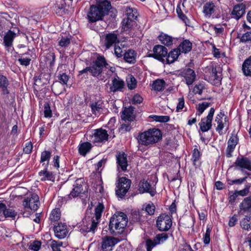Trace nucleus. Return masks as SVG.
Returning a JSON list of instances; mask_svg holds the SVG:
<instances>
[{
  "instance_id": "obj_1",
  "label": "nucleus",
  "mask_w": 251,
  "mask_h": 251,
  "mask_svg": "<svg viewBox=\"0 0 251 251\" xmlns=\"http://www.w3.org/2000/svg\"><path fill=\"white\" fill-rule=\"evenodd\" d=\"M111 2L107 0H97L96 3L91 5L87 14V18L90 23L102 21L109 14L111 9Z\"/></svg>"
},
{
  "instance_id": "obj_2",
  "label": "nucleus",
  "mask_w": 251,
  "mask_h": 251,
  "mask_svg": "<svg viewBox=\"0 0 251 251\" xmlns=\"http://www.w3.org/2000/svg\"><path fill=\"white\" fill-rule=\"evenodd\" d=\"M161 139V131L155 128H151L140 132L137 137L138 144L146 147H151L157 143Z\"/></svg>"
},
{
  "instance_id": "obj_3",
  "label": "nucleus",
  "mask_w": 251,
  "mask_h": 251,
  "mask_svg": "<svg viewBox=\"0 0 251 251\" xmlns=\"http://www.w3.org/2000/svg\"><path fill=\"white\" fill-rule=\"evenodd\" d=\"M128 220L126 215L123 212H119L115 214L111 218L109 230L114 235L122 234L127 224Z\"/></svg>"
},
{
  "instance_id": "obj_4",
  "label": "nucleus",
  "mask_w": 251,
  "mask_h": 251,
  "mask_svg": "<svg viewBox=\"0 0 251 251\" xmlns=\"http://www.w3.org/2000/svg\"><path fill=\"white\" fill-rule=\"evenodd\" d=\"M90 67L91 74L94 77H98L103 71L104 69H108L111 73L116 71L115 67L110 66L103 56H99L93 61Z\"/></svg>"
},
{
  "instance_id": "obj_5",
  "label": "nucleus",
  "mask_w": 251,
  "mask_h": 251,
  "mask_svg": "<svg viewBox=\"0 0 251 251\" xmlns=\"http://www.w3.org/2000/svg\"><path fill=\"white\" fill-rule=\"evenodd\" d=\"M98 224V222L95 221L94 217L86 216L77 224V227L78 230L82 233L90 232L94 233Z\"/></svg>"
},
{
  "instance_id": "obj_6",
  "label": "nucleus",
  "mask_w": 251,
  "mask_h": 251,
  "mask_svg": "<svg viewBox=\"0 0 251 251\" xmlns=\"http://www.w3.org/2000/svg\"><path fill=\"white\" fill-rule=\"evenodd\" d=\"M131 184V180L125 177L119 178L116 184V194L120 198H123L128 191Z\"/></svg>"
},
{
  "instance_id": "obj_7",
  "label": "nucleus",
  "mask_w": 251,
  "mask_h": 251,
  "mask_svg": "<svg viewBox=\"0 0 251 251\" xmlns=\"http://www.w3.org/2000/svg\"><path fill=\"white\" fill-rule=\"evenodd\" d=\"M168 238V235L166 233L157 234L152 240L148 239L146 241V246L147 251H151L152 249L156 245L163 243Z\"/></svg>"
},
{
  "instance_id": "obj_8",
  "label": "nucleus",
  "mask_w": 251,
  "mask_h": 251,
  "mask_svg": "<svg viewBox=\"0 0 251 251\" xmlns=\"http://www.w3.org/2000/svg\"><path fill=\"white\" fill-rule=\"evenodd\" d=\"M172 225V221L170 216L162 214L156 221V226L160 231H168Z\"/></svg>"
},
{
  "instance_id": "obj_9",
  "label": "nucleus",
  "mask_w": 251,
  "mask_h": 251,
  "mask_svg": "<svg viewBox=\"0 0 251 251\" xmlns=\"http://www.w3.org/2000/svg\"><path fill=\"white\" fill-rule=\"evenodd\" d=\"M215 112V109L213 107L211 108L209 111L208 115L201 119L200 123L199 124L200 129L203 132L208 131L212 128V122L214 114Z\"/></svg>"
},
{
  "instance_id": "obj_10",
  "label": "nucleus",
  "mask_w": 251,
  "mask_h": 251,
  "mask_svg": "<svg viewBox=\"0 0 251 251\" xmlns=\"http://www.w3.org/2000/svg\"><path fill=\"white\" fill-rule=\"evenodd\" d=\"M101 41L105 50H108L113 45H115L117 42H119L117 34L113 32L104 34L101 37Z\"/></svg>"
},
{
  "instance_id": "obj_11",
  "label": "nucleus",
  "mask_w": 251,
  "mask_h": 251,
  "mask_svg": "<svg viewBox=\"0 0 251 251\" xmlns=\"http://www.w3.org/2000/svg\"><path fill=\"white\" fill-rule=\"evenodd\" d=\"M23 205L25 208H28L32 210L36 211L38 208L39 205L38 195L36 194H32L30 197H27L24 200Z\"/></svg>"
},
{
  "instance_id": "obj_12",
  "label": "nucleus",
  "mask_w": 251,
  "mask_h": 251,
  "mask_svg": "<svg viewBox=\"0 0 251 251\" xmlns=\"http://www.w3.org/2000/svg\"><path fill=\"white\" fill-rule=\"evenodd\" d=\"M108 136L105 129L102 128L97 129L94 130L92 139L94 143L105 142L107 141Z\"/></svg>"
},
{
  "instance_id": "obj_13",
  "label": "nucleus",
  "mask_w": 251,
  "mask_h": 251,
  "mask_svg": "<svg viewBox=\"0 0 251 251\" xmlns=\"http://www.w3.org/2000/svg\"><path fill=\"white\" fill-rule=\"evenodd\" d=\"M84 184V180L83 178H77L73 184V188L69 195L70 197L75 198L82 194L83 191V185Z\"/></svg>"
},
{
  "instance_id": "obj_14",
  "label": "nucleus",
  "mask_w": 251,
  "mask_h": 251,
  "mask_svg": "<svg viewBox=\"0 0 251 251\" xmlns=\"http://www.w3.org/2000/svg\"><path fill=\"white\" fill-rule=\"evenodd\" d=\"M153 53L149 54V57H151L160 60L163 57L167 56L168 50L166 47L162 45H156L153 49Z\"/></svg>"
},
{
  "instance_id": "obj_15",
  "label": "nucleus",
  "mask_w": 251,
  "mask_h": 251,
  "mask_svg": "<svg viewBox=\"0 0 251 251\" xmlns=\"http://www.w3.org/2000/svg\"><path fill=\"white\" fill-rule=\"evenodd\" d=\"M139 191L140 193H148L151 196H153L156 194L155 187L154 185L152 186L150 182L147 180H141L139 184Z\"/></svg>"
},
{
  "instance_id": "obj_16",
  "label": "nucleus",
  "mask_w": 251,
  "mask_h": 251,
  "mask_svg": "<svg viewBox=\"0 0 251 251\" xmlns=\"http://www.w3.org/2000/svg\"><path fill=\"white\" fill-rule=\"evenodd\" d=\"M181 75L185 79L188 86L192 85L196 80V75L195 71L190 68H186L181 73Z\"/></svg>"
},
{
  "instance_id": "obj_17",
  "label": "nucleus",
  "mask_w": 251,
  "mask_h": 251,
  "mask_svg": "<svg viewBox=\"0 0 251 251\" xmlns=\"http://www.w3.org/2000/svg\"><path fill=\"white\" fill-rule=\"evenodd\" d=\"M53 230L55 236L60 239L66 237L68 233L67 226L62 223H59L57 226H55Z\"/></svg>"
},
{
  "instance_id": "obj_18",
  "label": "nucleus",
  "mask_w": 251,
  "mask_h": 251,
  "mask_svg": "<svg viewBox=\"0 0 251 251\" xmlns=\"http://www.w3.org/2000/svg\"><path fill=\"white\" fill-rule=\"evenodd\" d=\"M120 240L118 238L112 237H106L103 239L101 245L103 251H111L113 247L117 244Z\"/></svg>"
},
{
  "instance_id": "obj_19",
  "label": "nucleus",
  "mask_w": 251,
  "mask_h": 251,
  "mask_svg": "<svg viewBox=\"0 0 251 251\" xmlns=\"http://www.w3.org/2000/svg\"><path fill=\"white\" fill-rule=\"evenodd\" d=\"M126 156V154L124 152H119L116 154L117 167L118 169L120 167L122 171L124 172L127 170L128 165Z\"/></svg>"
},
{
  "instance_id": "obj_20",
  "label": "nucleus",
  "mask_w": 251,
  "mask_h": 251,
  "mask_svg": "<svg viewBox=\"0 0 251 251\" xmlns=\"http://www.w3.org/2000/svg\"><path fill=\"white\" fill-rule=\"evenodd\" d=\"M124 81L116 75L112 79L111 86L110 87V90L113 92L121 91L124 88Z\"/></svg>"
},
{
  "instance_id": "obj_21",
  "label": "nucleus",
  "mask_w": 251,
  "mask_h": 251,
  "mask_svg": "<svg viewBox=\"0 0 251 251\" xmlns=\"http://www.w3.org/2000/svg\"><path fill=\"white\" fill-rule=\"evenodd\" d=\"M235 166L251 171V161L247 157H237L234 162Z\"/></svg>"
},
{
  "instance_id": "obj_22",
  "label": "nucleus",
  "mask_w": 251,
  "mask_h": 251,
  "mask_svg": "<svg viewBox=\"0 0 251 251\" xmlns=\"http://www.w3.org/2000/svg\"><path fill=\"white\" fill-rule=\"evenodd\" d=\"M245 5L243 3L235 5L232 11L233 17L237 20L239 19L245 13Z\"/></svg>"
},
{
  "instance_id": "obj_23",
  "label": "nucleus",
  "mask_w": 251,
  "mask_h": 251,
  "mask_svg": "<svg viewBox=\"0 0 251 251\" xmlns=\"http://www.w3.org/2000/svg\"><path fill=\"white\" fill-rule=\"evenodd\" d=\"M242 70L244 75L251 77V55L243 62Z\"/></svg>"
},
{
  "instance_id": "obj_24",
  "label": "nucleus",
  "mask_w": 251,
  "mask_h": 251,
  "mask_svg": "<svg viewBox=\"0 0 251 251\" xmlns=\"http://www.w3.org/2000/svg\"><path fill=\"white\" fill-rule=\"evenodd\" d=\"M180 52L187 53L192 49V43L188 40H183L177 48Z\"/></svg>"
},
{
  "instance_id": "obj_25",
  "label": "nucleus",
  "mask_w": 251,
  "mask_h": 251,
  "mask_svg": "<svg viewBox=\"0 0 251 251\" xmlns=\"http://www.w3.org/2000/svg\"><path fill=\"white\" fill-rule=\"evenodd\" d=\"M124 60L128 63L134 64L136 62V53L132 50H128L124 53Z\"/></svg>"
},
{
  "instance_id": "obj_26",
  "label": "nucleus",
  "mask_w": 251,
  "mask_h": 251,
  "mask_svg": "<svg viewBox=\"0 0 251 251\" xmlns=\"http://www.w3.org/2000/svg\"><path fill=\"white\" fill-rule=\"evenodd\" d=\"M15 36L16 33L11 30H9L6 33L3 37V43L6 48L11 47L12 46L13 41Z\"/></svg>"
},
{
  "instance_id": "obj_27",
  "label": "nucleus",
  "mask_w": 251,
  "mask_h": 251,
  "mask_svg": "<svg viewBox=\"0 0 251 251\" xmlns=\"http://www.w3.org/2000/svg\"><path fill=\"white\" fill-rule=\"evenodd\" d=\"M92 148V144L90 142H83L78 146V152L81 155L85 156L87 153L90 151Z\"/></svg>"
},
{
  "instance_id": "obj_28",
  "label": "nucleus",
  "mask_w": 251,
  "mask_h": 251,
  "mask_svg": "<svg viewBox=\"0 0 251 251\" xmlns=\"http://www.w3.org/2000/svg\"><path fill=\"white\" fill-rule=\"evenodd\" d=\"M240 210L251 212V196L245 198L239 204Z\"/></svg>"
},
{
  "instance_id": "obj_29",
  "label": "nucleus",
  "mask_w": 251,
  "mask_h": 251,
  "mask_svg": "<svg viewBox=\"0 0 251 251\" xmlns=\"http://www.w3.org/2000/svg\"><path fill=\"white\" fill-rule=\"evenodd\" d=\"M225 114L224 112H221L216 116L215 119V122L217 124V126L216 128V130L220 135L222 134V130L224 127V124L223 121V118Z\"/></svg>"
},
{
  "instance_id": "obj_30",
  "label": "nucleus",
  "mask_w": 251,
  "mask_h": 251,
  "mask_svg": "<svg viewBox=\"0 0 251 251\" xmlns=\"http://www.w3.org/2000/svg\"><path fill=\"white\" fill-rule=\"evenodd\" d=\"M92 112L93 114L97 115H100L103 109V103L101 101L93 102L91 104Z\"/></svg>"
},
{
  "instance_id": "obj_31",
  "label": "nucleus",
  "mask_w": 251,
  "mask_h": 251,
  "mask_svg": "<svg viewBox=\"0 0 251 251\" xmlns=\"http://www.w3.org/2000/svg\"><path fill=\"white\" fill-rule=\"evenodd\" d=\"M51 157V152L48 151H44L41 153L40 162L42 163L43 166H45L46 169L49 165V162Z\"/></svg>"
},
{
  "instance_id": "obj_32",
  "label": "nucleus",
  "mask_w": 251,
  "mask_h": 251,
  "mask_svg": "<svg viewBox=\"0 0 251 251\" xmlns=\"http://www.w3.org/2000/svg\"><path fill=\"white\" fill-rule=\"evenodd\" d=\"M180 54V50L177 48L175 49L171 50L167 56V62L168 64L174 62Z\"/></svg>"
},
{
  "instance_id": "obj_33",
  "label": "nucleus",
  "mask_w": 251,
  "mask_h": 251,
  "mask_svg": "<svg viewBox=\"0 0 251 251\" xmlns=\"http://www.w3.org/2000/svg\"><path fill=\"white\" fill-rule=\"evenodd\" d=\"M39 176L41 177V181L50 180L54 181V177L52 173L47 171V168H45V170L39 172Z\"/></svg>"
},
{
  "instance_id": "obj_34",
  "label": "nucleus",
  "mask_w": 251,
  "mask_h": 251,
  "mask_svg": "<svg viewBox=\"0 0 251 251\" xmlns=\"http://www.w3.org/2000/svg\"><path fill=\"white\" fill-rule=\"evenodd\" d=\"M8 85L9 81L7 77L3 75H0V88L1 89L3 95L9 94V92L7 90Z\"/></svg>"
},
{
  "instance_id": "obj_35",
  "label": "nucleus",
  "mask_w": 251,
  "mask_h": 251,
  "mask_svg": "<svg viewBox=\"0 0 251 251\" xmlns=\"http://www.w3.org/2000/svg\"><path fill=\"white\" fill-rule=\"evenodd\" d=\"M133 109L134 108L132 107L125 108L124 110L123 111V114L121 116L122 119L127 120L128 121H132L134 119Z\"/></svg>"
},
{
  "instance_id": "obj_36",
  "label": "nucleus",
  "mask_w": 251,
  "mask_h": 251,
  "mask_svg": "<svg viewBox=\"0 0 251 251\" xmlns=\"http://www.w3.org/2000/svg\"><path fill=\"white\" fill-rule=\"evenodd\" d=\"M215 6L212 2H207L203 7V12L205 16L210 17L215 10Z\"/></svg>"
},
{
  "instance_id": "obj_37",
  "label": "nucleus",
  "mask_w": 251,
  "mask_h": 251,
  "mask_svg": "<svg viewBox=\"0 0 251 251\" xmlns=\"http://www.w3.org/2000/svg\"><path fill=\"white\" fill-rule=\"evenodd\" d=\"M125 12L126 18L135 20L137 18V11L134 8L127 6L125 8Z\"/></svg>"
},
{
  "instance_id": "obj_38",
  "label": "nucleus",
  "mask_w": 251,
  "mask_h": 251,
  "mask_svg": "<svg viewBox=\"0 0 251 251\" xmlns=\"http://www.w3.org/2000/svg\"><path fill=\"white\" fill-rule=\"evenodd\" d=\"M135 23V21L134 20L125 18L123 20L122 23V28L125 31H128L132 28Z\"/></svg>"
},
{
  "instance_id": "obj_39",
  "label": "nucleus",
  "mask_w": 251,
  "mask_h": 251,
  "mask_svg": "<svg viewBox=\"0 0 251 251\" xmlns=\"http://www.w3.org/2000/svg\"><path fill=\"white\" fill-rule=\"evenodd\" d=\"M165 84L164 80L158 79L153 81L152 87L153 89L155 91H161L164 89Z\"/></svg>"
},
{
  "instance_id": "obj_40",
  "label": "nucleus",
  "mask_w": 251,
  "mask_h": 251,
  "mask_svg": "<svg viewBox=\"0 0 251 251\" xmlns=\"http://www.w3.org/2000/svg\"><path fill=\"white\" fill-rule=\"evenodd\" d=\"M159 39L162 44L169 46L173 44V38L166 34L162 33L159 36Z\"/></svg>"
},
{
  "instance_id": "obj_41",
  "label": "nucleus",
  "mask_w": 251,
  "mask_h": 251,
  "mask_svg": "<svg viewBox=\"0 0 251 251\" xmlns=\"http://www.w3.org/2000/svg\"><path fill=\"white\" fill-rule=\"evenodd\" d=\"M210 72V79L218 83L221 79L220 75L218 74L216 68L214 66H211L209 69Z\"/></svg>"
},
{
  "instance_id": "obj_42",
  "label": "nucleus",
  "mask_w": 251,
  "mask_h": 251,
  "mask_svg": "<svg viewBox=\"0 0 251 251\" xmlns=\"http://www.w3.org/2000/svg\"><path fill=\"white\" fill-rule=\"evenodd\" d=\"M103 209L104 206L103 204L100 203H99L95 208V217H93L94 218V220L95 221L98 222V224L99 223V220L101 216V213Z\"/></svg>"
},
{
  "instance_id": "obj_43",
  "label": "nucleus",
  "mask_w": 251,
  "mask_h": 251,
  "mask_svg": "<svg viewBox=\"0 0 251 251\" xmlns=\"http://www.w3.org/2000/svg\"><path fill=\"white\" fill-rule=\"evenodd\" d=\"M61 212L59 208H55L52 210L50 216V219L51 222H55L60 218Z\"/></svg>"
},
{
  "instance_id": "obj_44",
  "label": "nucleus",
  "mask_w": 251,
  "mask_h": 251,
  "mask_svg": "<svg viewBox=\"0 0 251 251\" xmlns=\"http://www.w3.org/2000/svg\"><path fill=\"white\" fill-rule=\"evenodd\" d=\"M240 41L243 43H251V31H244L241 34Z\"/></svg>"
},
{
  "instance_id": "obj_45",
  "label": "nucleus",
  "mask_w": 251,
  "mask_h": 251,
  "mask_svg": "<svg viewBox=\"0 0 251 251\" xmlns=\"http://www.w3.org/2000/svg\"><path fill=\"white\" fill-rule=\"evenodd\" d=\"M128 88L130 90L134 89L137 86V81L132 75L129 76L126 79Z\"/></svg>"
},
{
  "instance_id": "obj_46",
  "label": "nucleus",
  "mask_w": 251,
  "mask_h": 251,
  "mask_svg": "<svg viewBox=\"0 0 251 251\" xmlns=\"http://www.w3.org/2000/svg\"><path fill=\"white\" fill-rule=\"evenodd\" d=\"M71 43V36H62L58 42V45L61 47H66Z\"/></svg>"
},
{
  "instance_id": "obj_47",
  "label": "nucleus",
  "mask_w": 251,
  "mask_h": 251,
  "mask_svg": "<svg viewBox=\"0 0 251 251\" xmlns=\"http://www.w3.org/2000/svg\"><path fill=\"white\" fill-rule=\"evenodd\" d=\"M150 118H152L154 121L158 122H167L170 120V117L168 116H158L151 115Z\"/></svg>"
},
{
  "instance_id": "obj_48",
  "label": "nucleus",
  "mask_w": 251,
  "mask_h": 251,
  "mask_svg": "<svg viewBox=\"0 0 251 251\" xmlns=\"http://www.w3.org/2000/svg\"><path fill=\"white\" fill-rule=\"evenodd\" d=\"M201 153L198 150V149L195 148L193 151V155H192V160L193 162V164L196 165V162L200 160L201 157Z\"/></svg>"
},
{
  "instance_id": "obj_49",
  "label": "nucleus",
  "mask_w": 251,
  "mask_h": 251,
  "mask_svg": "<svg viewBox=\"0 0 251 251\" xmlns=\"http://www.w3.org/2000/svg\"><path fill=\"white\" fill-rule=\"evenodd\" d=\"M17 215V212L14 210L10 208H6L4 211V214L3 215L2 217L4 218H15Z\"/></svg>"
},
{
  "instance_id": "obj_50",
  "label": "nucleus",
  "mask_w": 251,
  "mask_h": 251,
  "mask_svg": "<svg viewBox=\"0 0 251 251\" xmlns=\"http://www.w3.org/2000/svg\"><path fill=\"white\" fill-rule=\"evenodd\" d=\"M57 77L60 83L63 85L67 84V82L69 79V76L67 75L65 73H62V74H59Z\"/></svg>"
},
{
  "instance_id": "obj_51",
  "label": "nucleus",
  "mask_w": 251,
  "mask_h": 251,
  "mask_svg": "<svg viewBox=\"0 0 251 251\" xmlns=\"http://www.w3.org/2000/svg\"><path fill=\"white\" fill-rule=\"evenodd\" d=\"M211 232V228L208 226H207L206 232L204 235L203 240V243L205 245H207L210 243V233Z\"/></svg>"
},
{
  "instance_id": "obj_52",
  "label": "nucleus",
  "mask_w": 251,
  "mask_h": 251,
  "mask_svg": "<svg viewBox=\"0 0 251 251\" xmlns=\"http://www.w3.org/2000/svg\"><path fill=\"white\" fill-rule=\"evenodd\" d=\"M44 113L46 118H50L52 116V111L48 102H46L44 105Z\"/></svg>"
},
{
  "instance_id": "obj_53",
  "label": "nucleus",
  "mask_w": 251,
  "mask_h": 251,
  "mask_svg": "<svg viewBox=\"0 0 251 251\" xmlns=\"http://www.w3.org/2000/svg\"><path fill=\"white\" fill-rule=\"evenodd\" d=\"M210 105V103L207 102H203L201 103H199L198 107H197V110L199 112V115H201L203 111L206 109L207 107H208Z\"/></svg>"
},
{
  "instance_id": "obj_54",
  "label": "nucleus",
  "mask_w": 251,
  "mask_h": 251,
  "mask_svg": "<svg viewBox=\"0 0 251 251\" xmlns=\"http://www.w3.org/2000/svg\"><path fill=\"white\" fill-rule=\"evenodd\" d=\"M176 12L178 17L186 25H188L189 24V20L181 11L180 8H176Z\"/></svg>"
},
{
  "instance_id": "obj_55",
  "label": "nucleus",
  "mask_w": 251,
  "mask_h": 251,
  "mask_svg": "<svg viewBox=\"0 0 251 251\" xmlns=\"http://www.w3.org/2000/svg\"><path fill=\"white\" fill-rule=\"evenodd\" d=\"M145 209L149 215H152L154 213L155 207L152 203H149L146 205Z\"/></svg>"
},
{
  "instance_id": "obj_56",
  "label": "nucleus",
  "mask_w": 251,
  "mask_h": 251,
  "mask_svg": "<svg viewBox=\"0 0 251 251\" xmlns=\"http://www.w3.org/2000/svg\"><path fill=\"white\" fill-rule=\"evenodd\" d=\"M240 224L243 229L247 230L251 229V222H248V220H242Z\"/></svg>"
},
{
  "instance_id": "obj_57",
  "label": "nucleus",
  "mask_w": 251,
  "mask_h": 251,
  "mask_svg": "<svg viewBox=\"0 0 251 251\" xmlns=\"http://www.w3.org/2000/svg\"><path fill=\"white\" fill-rule=\"evenodd\" d=\"M41 243L38 241H34L29 246V249L34 251H38L40 249Z\"/></svg>"
},
{
  "instance_id": "obj_58",
  "label": "nucleus",
  "mask_w": 251,
  "mask_h": 251,
  "mask_svg": "<svg viewBox=\"0 0 251 251\" xmlns=\"http://www.w3.org/2000/svg\"><path fill=\"white\" fill-rule=\"evenodd\" d=\"M236 146H234L233 144H227V147L226 150V156L229 158L231 157L232 155V153L234 151Z\"/></svg>"
},
{
  "instance_id": "obj_59",
  "label": "nucleus",
  "mask_w": 251,
  "mask_h": 251,
  "mask_svg": "<svg viewBox=\"0 0 251 251\" xmlns=\"http://www.w3.org/2000/svg\"><path fill=\"white\" fill-rule=\"evenodd\" d=\"M52 251H61L62 243H60L55 241H53L50 245Z\"/></svg>"
},
{
  "instance_id": "obj_60",
  "label": "nucleus",
  "mask_w": 251,
  "mask_h": 251,
  "mask_svg": "<svg viewBox=\"0 0 251 251\" xmlns=\"http://www.w3.org/2000/svg\"><path fill=\"white\" fill-rule=\"evenodd\" d=\"M204 88V86L201 84L196 85L193 89V92L195 94L201 95Z\"/></svg>"
},
{
  "instance_id": "obj_61",
  "label": "nucleus",
  "mask_w": 251,
  "mask_h": 251,
  "mask_svg": "<svg viewBox=\"0 0 251 251\" xmlns=\"http://www.w3.org/2000/svg\"><path fill=\"white\" fill-rule=\"evenodd\" d=\"M33 148V146L31 142H28L26 143L25 147L24 148L23 151L25 153L29 154L31 152Z\"/></svg>"
},
{
  "instance_id": "obj_62",
  "label": "nucleus",
  "mask_w": 251,
  "mask_h": 251,
  "mask_svg": "<svg viewBox=\"0 0 251 251\" xmlns=\"http://www.w3.org/2000/svg\"><path fill=\"white\" fill-rule=\"evenodd\" d=\"M238 138L237 136L235 134H232L227 142V144H233L234 146H236L238 143Z\"/></svg>"
},
{
  "instance_id": "obj_63",
  "label": "nucleus",
  "mask_w": 251,
  "mask_h": 251,
  "mask_svg": "<svg viewBox=\"0 0 251 251\" xmlns=\"http://www.w3.org/2000/svg\"><path fill=\"white\" fill-rule=\"evenodd\" d=\"M250 187L246 186L244 189L240 191H236L238 196L242 197L247 196L249 193Z\"/></svg>"
},
{
  "instance_id": "obj_64",
  "label": "nucleus",
  "mask_w": 251,
  "mask_h": 251,
  "mask_svg": "<svg viewBox=\"0 0 251 251\" xmlns=\"http://www.w3.org/2000/svg\"><path fill=\"white\" fill-rule=\"evenodd\" d=\"M178 102L176 106L177 111L182 110L184 106V99L183 97L178 98Z\"/></svg>"
}]
</instances>
